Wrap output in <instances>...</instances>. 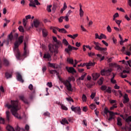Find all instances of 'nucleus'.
Wrapping results in <instances>:
<instances>
[{"label": "nucleus", "instance_id": "obj_1", "mask_svg": "<svg viewBox=\"0 0 131 131\" xmlns=\"http://www.w3.org/2000/svg\"><path fill=\"white\" fill-rule=\"evenodd\" d=\"M6 107L9 109L11 108V111L12 115L17 118V119H21L20 116L18 114V110L20 109L18 104V101L17 100H11V104H6Z\"/></svg>", "mask_w": 131, "mask_h": 131}, {"label": "nucleus", "instance_id": "obj_2", "mask_svg": "<svg viewBox=\"0 0 131 131\" xmlns=\"http://www.w3.org/2000/svg\"><path fill=\"white\" fill-rule=\"evenodd\" d=\"M24 38V35H20V36L18 37L17 40H15L14 42V48L13 49V51L17 59H20L21 58V54L20 53V51H19L18 47L19 45H21V43L23 42Z\"/></svg>", "mask_w": 131, "mask_h": 131}, {"label": "nucleus", "instance_id": "obj_3", "mask_svg": "<svg viewBox=\"0 0 131 131\" xmlns=\"http://www.w3.org/2000/svg\"><path fill=\"white\" fill-rule=\"evenodd\" d=\"M53 39L56 42V43H55V45H52V43H49V51H50L51 53L54 52L57 54V53H58V48L60 46H62V42L60 41V40H58L56 36H53Z\"/></svg>", "mask_w": 131, "mask_h": 131}, {"label": "nucleus", "instance_id": "obj_4", "mask_svg": "<svg viewBox=\"0 0 131 131\" xmlns=\"http://www.w3.org/2000/svg\"><path fill=\"white\" fill-rule=\"evenodd\" d=\"M48 65L49 66H50L51 67H53V68L55 69L54 70H50V73H51V74H54V73H56V75H57L60 80H61L59 72H58V71H57V70H56L55 69L59 67V65H58V64H56V63H51V62H48Z\"/></svg>", "mask_w": 131, "mask_h": 131}, {"label": "nucleus", "instance_id": "obj_5", "mask_svg": "<svg viewBox=\"0 0 131 131\" xmlns=\"http://www.w3.org/2000/svg\"><path fill=\"white\" fill-rule=\"evenodd\" d=\"M93 43L95 45V46H93V47H94V49H95V50L101 51L102 52H105L107 51V48H102V47H100L101 45L99 43V42L94 41H93Z\"/></svg>", "mask_w": 131, "mask_h": 131}, {"label": "nucleus", "instance_id": "obj_6", "mask_svg": "<svg viewBox=\"0 0 131 131\" xmlns=\"http://www.w3.org/2000/svg\"><path fill=\"white\" fill-rule=\"evenodd\" d=\"M62 82L66 85L68 91H71L72 92L73 91V89H72V85L71 83H70L69 81L68 80H66V81H63Z\"/></svg>", "mask_w": 131, "mask_h": 131}, {"label": "nucleus", "instance_id": "obj_7", "mask_svg": "<svg viewBox=\"0 0 131 131\" xmlns=\"http://www.w3.org/2000/svg\"><path fill=\"white\" fill-rule=\"evenodd\" d=\"M112 69H102L101 71V75H111V73L112 72Z\"/></svg>", "mask_w": 131, "mask_h": 131}, {"label": "nucleus", "instance_id": "obj_8", "mask_svg": "<svg viewBox=\"0 0 131 131\" xmlns=\"http://www.w3.org/2000/svg\"><path fill=\"white\" fill-rule=\"evenodd\" d=\"M71 110L72 111H74L75 113H77L78 115H81V108L80 107H75L74 105H72L71 107Z\"/></svg>", "mask_w": 131, "mask_h": 131}, {"label": "nucleus", "instance_id": "obj_9", "mask_svg": "<svg viewBox=\"0 0 131 131\" xmlns=\"http://www.w3.org/2000/svg\"><path fill=\"white\" fill-rule=\"evenodd\" d=\"M78 48H76L75 47H72L71 46V45H69L68 46V48H66L65 49L66 52H67V53H70V51H72V50H78Z\"/></svg>", "mask_w": 131, "mask_h": 131}, {"label": "nucleus", "instance_id": "obj_10", "mask_svg": "<svg viewBox=\"0 0 131 131\" xmlns=\"http://www.w3.org/2000/svg\"><path fill=\"white\" fill-rule=\"evenodd\" d=\"M31 18V15H27V16H26V19L25 18H24L23 22L25 27H26V25L28 22L27 20H28V19H30Z\"/></svg>", "mask_w": 131, "mask_h": 131}, {"label": "nucleus", "instance_id": "obj_11", "mask_svg": "<svg viewBox=\"0 0 131 131\" xmlns=\"http://www.w3.org/2000/svg\"><path fill=\"white\" fill-rule=\"evenodd\" d=\"M16 75L17 79L18 81H20V82H24L22 75L19 72H16Z\"/></svg>", "mask_w": 131, "mask_h": 131}, {"label": "nucleus", "instance_id": "obj_12", "mask_svg": "<svg viewBox=\"0 0 131 131\" xmlns=\"http://www.w3.org/2000/svg\"><path fill=\"white\" fill-rule=\"evenodd\" d=\"M28 39V38L27 37L26 38L25 40L24 48V54H23V56H26V55L27 54V45L26 41H27Z\"/></svg>", "mask_w": 131, "mask_h": 131}, {"label": "nucleus", "instance_id": "obj_13", "mask_svg": "<svg viewBox=\"0 0 131 131\" xmlns=\"http://www.w3.org/2000/svg\"><path fill=\"white\" fill-rule=\"evenodd\" d=\"M95 62H89V63H83L82 66H86L87 67L88 69H90V66H95Z\"/></svg>", "mask_w": 131, "mask_h": 131}, {"label": "nucleus", "instance_id": "obj_14", "mask_svg": "<svg viewBox=\"0 0 131 131\" xmlns=\"http://www.w3.org/2000/svg\"><path fill=\"white\" fill-rule=\"evenodd\" d=\"M67 70H68V72L70 73H74L76 72V70H75L74 67H68V66H66V67Z\"/></svg>", "mask_w": 131, "mask_h": 131}, {"label": "nucleus", "instance_id": "obj_15", "mask_svg": "<svg viewBox=\"0 0 131 131\" xmlns=\"http://www.w3.org/2000/svg\"><path fill=\"white\" fill-rule=\"evenodd\" d=\"M6 120L9 122L12 117V115L11 113L9 112V111H7V112H6Z\"/></svg>", "mask_w": 131, "mask_h": 131}, {"label": "nucleus", "instance_id": "obj_16", "mask_svg": "<svg viewBox=\"0 0 131 131\" xmlns=\"http://www.w3.org/2000/svg\"><path fill=\"white\" fill-rule=\"evenodd\" d=\"M3 63L4 64V65H5V66H9L10 62L7 59H6V58H4Z\"/></svg>", "mask_w": 131, "mask_h": 131}, {"label": "nucleus", "instance_id": "obj_17", "mask_svg": "<svg viewBox=\"0 0 131 131\" xmlns=\"http://www.w3.org/2000/svg\"><path fill=\"white\" fill-rule=\"evenodd\" d=\"M43 58H46L48 59V61H49L50 58H51V56L50 53H47L44 54Z\"/></svg>", "mask_w": 131, "mask_h": 131}, {"label": "nucleus", "instance_id": "obj_18", "mask_svg": "<svg viewBox=\"0 0 131 131\" xmlns=\"http://www.w3.org/2000/svg\"><path fill=\"white\" fill-rule=\"evenodd\" d=\"M99 76L100 75H99V74H98V73H93L92 74V77L94 80H96V79H97V78H98Z\"/></svg>", "mask_w": 131, "mask_h": 131}, {"label": "nucleus", "instance_id": "obj_19", "mask_svg": "<svg viewBox=\"0 0 131 131\" xmlns=\"http://www.w3.org/2000/svg\"><path fill=\"white\" fill-rule=\"evenodd\" d=\"M39 24H40V22L39 20H38L37 19H36L35 20H34V25L35 27H38Z\"/></svg>", "mask_w": 131, "mask_h": 131}, {"label": "nucleus", "instance_id": "obj_20", "mask_svg": "<svg viewBox=\"0 0 131 131\" xmlns=\"http://www.w3.org/2000/svg\"><path fill=\"white\" fill-rule=\"evenodd\" d=\"M6 129L7 130H8V131H15L14 128H13V127H12V126H10V125H8L7 126Z\"/></svg>", "mask_w": 131, "mask_h": 131}, {"label": "nucleus", "instance_id": "obj_21", "mask_svg": "<svg viewBox=\"0 0 131 131\" xmlns=\"http://www.w3.org/2000/svg\"><path fill=\"white\" fill-rule=\"evenodd\" d=\"M117 125L118 126H122V119L118 117L117 119Z\"/></svg>", "mask_w": 131, "mask_h": 131}, {"label": "nucleus", "instance_id": "obj_22", "mask_svg": "<svg viewBox=\"0 0 131 131\" xmlns=\"http://www.w3.org/2000/svg\"><path fill=\"white\" fill-rule=\"evenodd\" d=\"M28 1H30V3L29 4L30 7H34V8H36V6L35 3L33 2V0H28Z\"/></svg>", "mask_w": 131, "mask_h": 131}, {"label": "nucleus", "instance_id": "obj_23", "mask_svg": "<svg viewBox=\"0 0 131 131\" xmlns=\"http://www.w3.org/2000/svg\"><path fill=\"white\" fill-rule=\"evenodd\" d=\"M19 98L20 99V100L23 101L24 102V103H26V104H28L29 102H28L27 99H26V98H25V97H24V96H19Z\"/></svg>", "mask_w": 131, "mask_h": 131}, {"label": "nucleus", "instance_id": "obj_24", "mask_svg": "<svg viewBox=\"0 0 131 131\" xmlns=\"http://www.w3.org/2000/svg\"><path fill=\"white\" fill-rule=\"evenodd\" d=\"M57 30L59 32H62V33H67V32L65 28H57Z\"/></svg>", "mask_w": 131, "mask_h": 131}, {"label": "nucleus", "instance_id": "obj_25", "mask_svg": "<svg viewBox=\"0 0 131 131\" xmlns=\"http://www.w3.org/2000/svg\"><path fill=\"white\" fill-rule=\"evenodd\" d=\"M14 38V36H13V32H10V34H9L8 35V39H9V40H13Z\"/></svg>", "mask_w": 131, "mask_h": 131}, {"label": "nucleus", "instance_id": "obj_26", "mask_svg": "<svg viewBox=\"0 0 131 131\" xmlns=\"http://www.w3.org/2000/svg\"><path fill=\"white\" fill-rule=\"evenodd\" d=\"M42 35L44 37H46L48 35V31L45 28L42 29Z\"/></svg>", "mask_w": 131, "mask_h": 131}, {"label": "nucleus", "instance_id": "obj_27", "mask_svg": "<svg viewBox=\"0 0 131 131\" xmlns=\"http://www.w3.org/2000/svg\"><path fill=\"white\" fill-rule=\"evenodd\" d=\"M78 36V33L74 34L73 35H72V34H68V36H69V37H71L72 38H73V39H75V38H76V37H77Z\"/></svg>", "mask_w": 131, "mask_h": 131}, {"label": "nucleus", "instance_id": "obj_28", "mask_svg": "<svg viewBox=\"0 0 131 131\" xmlns=\"http://www.w3.org/2000/svg\"><path fill=\"white\" fill-rule=\"evenodd\" d=\"M103 113L104 114V116L106 115L107 116L108 114L110 113V111L108 110L107 107H105L104 110H103Z\"/></svg>", "mask_w": 131, "mask_h": 131}, {"label": "nucleus", "instance_id": "obj_29", "mask_svg": "<svg viewBox=\"0 0 131 131\" xmlns=\"http://www.w3.org/2000/svg\"><path fill=\"white\" fill-rule=\"evenodd\" d=\"M61 124H62L63 125H64L65 124H69V122L66 119H63L61 121Z\"/></svg>", "mask_w": 131, "mask_h": 131}, {"label": "nucleus", "instance_id": "obj_30", "mask_svg": "<svg viewBox=\"0 0 131 131\" xmlns=\"http://www.w3.org/2000/svg\"><path fill=\"white\" fill-rule=\"evenodd\" d=\"M5 76L7 78H10V77H12V74L9 72H5Z\"/></svg>", "mask_w": 131, "mask_h": 131}, {"label": "nucleus", "instance_id": "obj_31", "mask_svg": "<svg viewBox=\"0 0 131 131\" xmlns=\"http://www.w3.org/2000/svg\"><path fill=\"white\" fill-rule=\"evenodd\" d=\"M67 3L65 2L64 3V6H63V8L60 10L61 13H63V11H64V10H66V9H67Z\"/></svg>", "mask_w": 131, "mask_h": 131}, {"label": "nucleus", "instance_id": "obj_32", "mask_svg": "<svg viewBox=\"0 0 131 131\" xmlns=\"http://www.w3.org/2000/svg\"><path fill=\"white\" fill-rule=\"evenodd\" d=\"M86 75L87 73H84L83 74H82L81 76L80 77H79L78 79H79V80H81H81H83Z\"/></svg>", "mask_w": 131, "mask_h": 131}, {"label": "nucleus", "instance_id": "obj_33", "mask_svg": "<svg viewBox=\"0 0 131 131\" xmlns=\"http://www.w3.org/2000/svg\"><path fill=\"white\" fill-rule=\"evenodd\" d=\"M68 62H69V63H71V64H74V59L72 58H68L67 59Z\"/></svg>", "mask_w": 131, "mask_h": 131}, {"label": "nucleus", "instance_id": "obj_34", "mask_svg": "<svg viewBox=\"0 0 131 131\" xmlns=\"http://www.w3.org/2000/svg\"><path fill=\"white\" fill-rule=\"evenodd\" d=\"M124 72H123V71H122V72H121L120 73V76L121 77H122V78H125L126 77H127V74H124Z\"/></svg>", "mask_w": 131, "mask_h": 131}, {"label": "nucleus", "instance_id": "obj_35", "mask_svg": "<svg viewBox=\"0 0 131 131\" xmlns=\"http://www.w3.org/2000/svg\"><path fill=\"white\" fill-rule=\"evenodd\" d=\"M62 42L63 43H64V45H65V46H69V43L68 41V40L66 39V38H63V40H62Z\"/></svg>", "mask_w": 131, "mask_h": 131}, {"label": "nucleus", "instance_id": "obj_36", "mask_svg": "<svg viewBox=\"0 0 131 131\" xmlns=\"http://www.w3.org/2000/svg\"><path fill=\"white\" fill-rule=\"evenodd\" d=\"M102 38H107L105 34H104L103 33H101L100 35V39H102Z\"/></svg>", "mask_w": 131, "mask_h": 131}, {"label": "nucleus", "instance_id": "obj_37", "mask_svg": "<svg viewBox=\"0 0 131 131\" xmlns=\"http://www.w3.org/2000/svg\"><path fill=\"white\" fill-rule=\"evenodd\" d=\"M125 122L128 124H129V123L131 122V116L128 117V118H127V119H125Z\"/></svg>", "mask_w": 131, "mask_h": 131}, {"label": "nucleus", "instance_id": "obj_38", "mask_svg": "<svg viewBox=\"0 0 131 131\" xmlns=\"http://www.w3.org/2000/svg\"><path fill=\"white\" fill-rule=\"evenodd\" d=\"M96 107V104L95 103H92V104L90 105V107L92 109V110H94V109H95Z\"/></svg>", "mask_w": 131, "mask_h": 131}, {"label": "nucleus", "instance_id": "obj_39", "mask_svg": "<svg viewBox=\"0 0 131 131\" xmlns=\"http://www.w3.org/2000/svg\"><path fill=\"white\" fill-rule=\"evenodd\" d=\"M129 101V99L128 98V96H127L125 99H123V103H124V104H125V103H128Z\"/></svg>", "mask_w": 131, "mask_h": 131}, {"label": "nucleus", "instance_id": "obj_40", "mask_svg": "<svg viewBox=\"0 0 131 131\" xmlns=\"http://www.w3.org/2000/svg\"><path fill=\"white\" fill-rule=\"evenodd\" d=\"M113 66L117 67L118 70L122 69L121 66L120 65H118L117 64H116V63H115V64H114Z\"/></svg>", "mask_w": 131, "mask_h": 131}, {"label": "nucleus", "instance_id": "obj_41", "mask_svg": "<svg viewBox=\"0 0 131 131\" xmlns=\"http://www.w3.org/2000/svg\"><path fill=\"white\" fill-rule=\"evenodd\" d=\"M107 86H105V85H102V86H101V89L102 90V91H106L107 90Z\"/></svg>", "mask_w": 131, "mask_h": 131}, {"label": "nucleus", "instance_id": "obj_42", "mask_svg": "<svg viewBox=\"0 0 131 131\" xmlns=\"http://www.w3.org/2000/svg\"><path fill=\"white\" fill-rule=\"evenodd\" d=\"M131 60H128V61H125L126 65H129V67H131Z\"/></svg>", "mask_w": 131, "mask_h": 131}, {"label": "nucleus", "instance_id": "obj_43", "mask_svg": "<svg viewBox=\"0 0 131 131\" xmlns=\"http://www.w3.org/2000/svg\"><path fill=\"white\" fill-rule=\"evenodd\" d=\"M18 30L19 31H21V32H24V28H23V26H19Z\"/></svg>", "mask_w": 131, "mask_h": 131}, {"label": "nucleus", "instance_id": "obj_44", "mask_svg": "<svg viewBox=\"0 0 131 131\" xmlns=\"http://www.w3.org/2000/svg\"><path fill=\"white\" fill-rule=\"evenodd\" d=\"M86 100H87V97H86V95H85V94H83L82 100L83 101V102H86Z\"/></svg>", "mask_w": 131, "mask_h": 131}, {"label": "nucleus", "instance_id": "obj_45", "mask_svg": "<svg viewBox=\"0 0 131 131\" xmlns=\"http://www.w3.org/2000/svg\"><path fill=\"white\" fill-rule=\"evenodd\" d=\"M20 130H23V131H25V129L23 128L21 129L18 126H17L16 128H15V131H20Z\"/></svg>", "mask_w": 131, "mask_h": 131}, {"label": "nucleus", "instance_id": "obj_46", "mask_svg": "<svg viewBox=\"0 0 131 131\" xmlns=\"http://www.w3.org/2000/svg\"><path fill=\"white\" fill-rule=\"evenodd\" d=\"M106 29L108 32H111L112 31V29L110 25L107 26V27H106Z\"/></svg>", "mask_w": 131, "mask_h": 131}, {"label": "nucleus", "instance_id": "obj_47", "mask_svg": "<svg viewBox=\"0 0 131 131\" xmlns=\"http://www.w3.org/2000/svg\"><path fill=\"white\" fill-rule=\"evenodd\" d=\"M5 119H3V118H0V123L5 124Z\"/></svg>", "mask_w": 131, "mask_h": 131}, {"label": "nucleus", "instance_id": "obj_48", "mask_svg": "<svg viewBox=\"0 0 131 131\" xmlns=\"http://www.w3.org/2000/svg\"><path fill=\"white\" fill-rule=\"evenodd\" d=\"M52 5H50L49 6H48L47 7V11H48V12H51V8H52Z\"/></svg>", "mask_w": 131, "mask_h": 131}, {"label": "nucleus", "instance_id": "obj_49", "mask_svg": "<svg viewBox=\"0 0 131 131\" xmlns=\"http://www.w3.org/2000/svg\"><path fill=\"white\" fill-rule=\"evenodd\" d=\"M61 107L62 109H63V110H68V107H67L66 105H63V104H61Z\"/></svg>", "mask_w": 131, "mask_h": 131}, {"label": "nucleus", "instance_id": "obj_50", "mask_svg": "<svg viewBox=\"0 0 131 131\" xmlns=\"http://www.w3.org/2000/svg\"><path fill=\"white\" fill-rule=\"evenodd\" d=\"M84 11L83 10L82 8L81 9V11L80 12V17H82L83 16Z\"/></svg>", "mask_w": 131, "mask_h": 131}, {"label": "nucleus", "instance_id": "obj_51", "mask_svg": "<svg viewBox=\"0 0 131 131\" xmlns=\"http://www.w3.org/2000/svg\"><path fill=\"white\" fill-rule=\"evenodd\" d=\"M106 92L107 93H109V94H111V93H112V89L111 87H107V89L106 88Z\"/></svg>", "mask_w": 131, "mask_h": 131}, {"label": "nucleus", "instance_id": "obj_52", "mask_svg": "<svg viewBox=\"0 0 131 131\" xmlns=\"http://www.w3.org/2000/svg\"><path fill=\"white\" fill-rule=\"evenodd\" d=\"M63 19H65L66 21H69V15H68V13L65 17L63 16Z\"/></svg>", "mask_w": 131, "mask_h": 131}, {"label": "nucleus", "instance_id": "obj_53", "mask_svg": "<svg viewBox=\"0 0 131 131\" xmlns=\"http://www.w3.org/2000/svg\"><path fill=\"white\" fill-rule=\"evenodd\" d=\"M57 28H59L58 27H54L53 29V32L54 33H57V30H58Z\"/></svg>", "mask_w": 131, "mask_h": 131}, {"label": "nucleus", "instance_id": "obj_54", "mask_svg": "<svg viewBox=\"0 0 131 131\" xmlns=\"http://www.w3.org/2000/svg\"><path fill=\"white\" fill-rule=\"evenodd\" d=\"M43 115H44V116H45V117H50V113H49L48 112H47L46 113H45L44 114H43Z\"/></svg>", "mask_w": 131, "mask_h": 131}, {"label": "nucleus", "instance_id": "obj_55", "mask_svg": "<svg viewBox=\"0 0 131 131\" xmlns=\"http://www.w3.org/2000/svg\"><path fill=\"white\" fill-rule=\"evenodd\" d=\"M109 114L112 117H113V118H114V116L115 115V113L113 112H110V111H109Z\"/></svg>", "mask_w": 131, "mask_h": 131}, {"label": "nucleus", "instance_id": "obj_56", "mask_svg": "<svg viewBox=\"0 0 131 131\" xmlns=\"http://www.w3.org/2000/svg\"><path fill=\"white\" fill-rule=\"evenodd\" d=\"M103 79H100L99 81H98L99 84L101 85V84H103Z\"/></svg>", "mask_w": 131, "mask_h": 131}, {"label": "nucleus", "instance_id": "obj_57", "mask_svg": "<svg viewBox=\"0 0 131 131\" xmlns=\"http://www.w3.org/2000/svg\"><path fill=\"white\" fill-rule=\"evenodd\" d=\"M47 85L48 86H49V88H52V85H53L52 82H48L47 83Z\"/></svg>", "mask_w": 131, "mask_h": 131}, {"label": "nucleus", "instance_id": "obj_58", "mask_svg": "<svg viewBox=\"0 0 131 131\" xmlns=\"http://www.w3.org/2000/svg\"><path fill=\"white\" fill-rule=\"evenodd\" d=\"M121 20H116V23H117V24H118V25H119V26H120V23H121Z\"/></svg>", "mask_w": 131, "mask_h": 131}, {"label": "nucleus", "instance_id": "obj_59", "mask_svg": "<svg viewBox=\"0 0 131 131\" xmlns=\"http://www.w3.org/2000/svg\"><path fill=\"white\" fill-rule=\"evenodd\" d=\"M96 96V93H94V92H92V93L91 94V97L92 98V99H94V98H95Z\"/></svg>", "mask_w": 131, "mask_h": 131}, {"label": "nucleus", "instance_id": "obj_60", "mask_svg": "<svg viewBox=\"0 0 131 131\" xmlns=\"http://www.w3.org/2000/svg\"><path fill=\"white\" fill-rule=\"evenodd\" d=\"M29 129H30V127H29V125H26L25 130H26V131H29Z\"/></svg>", "mask_w": 131, "mask_h": 131}, {"label": "nucleus", "instance_id": "obj_61", "mask_svg": "<svg viewBox=\"0 0 131 131\" xmlns=\"http://www.w3.org/2000/svg\"><path fill=\"white\" fill-rule=\"evenodd\" d=\"M88 54L90 57H93V56H95V53H93V52L88 53Z\"/></svg>", "mask_w": 131, "mask_h": 131}, {"label": "nucleus", "instance_id": "obj_62", "mask_svg": "<svg viewBox=\"0 0 131 131\" xmlns=\"http://www.w3.org/2000/svg\"><path fill=\"white\" fill-rule=\"evenodd\" d=\"M111 82H112V83H116L117 81L116 80H114V79H111Z\"/></svg>", "mask_w": 131, "mask_h": 131}, {"label": "nucleus", "instance_id": "obj_63", "mask_svg": "<svg viewBox=\"0 0 131 131\" xmlns=\"http://www.w3.org/2000/svg\"><path fill=\"white\" fill-rule=\"evenodd\" d=\"M63 19H64V16H61V17H60V18H59V22H62Z\"/></svg>", "mask_w": 131, "mask_h": 131}, {"label": "nucleus", "instance_id": "obj_64", "mask_svg": "<svg viewBox=\"0 0 131 131\" xmlns=\"http://www.w3.org/2000/svg\"><path fill=\"white\" fill-rule=\"evenodd\" d=\"M67 100L68 101H72V102H74L73 98H71V97H69V98H67Z\"/></svg>", "mask_w": 131, "mask_h": 131}]
</instances>
